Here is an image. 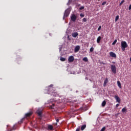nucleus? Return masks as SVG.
Instances as JSON below:
<instances>
[{
  "mask_svg": "<svg viewBox=\"0 0 131 131\" xmlns=\"http://www.w3.org/2000/svg\"><path fill=\"white\" fill-rule=\"evenodd\" d=\"M86 21H87L86 18H84L83 19V22H86Z\"/></svg>",
  "mask_w": 131,
  "mask_h": 131,
  "instance_id": "bb28decb",
  "label": "nucleus"
},
{
  "mask_svg": "<svg viewBox=\"0 0 131 131\" xmlns=\"http://www.w3.org/2000/svg\"><path fill=\"white\" fill-rule=\"evenodd\" d=\"M71 19L73 22H75L76 19H77V16L75 14H72L71 16Z\"/></svg>",
  "mask_w": 131,
  "mask_h": 131,
  "instance_id": "7ed1b4c3",
  "label": "nucleus"
},
{
  "mask_svg": "<svg viewBox=\"0 0 131 131\" xmlns=\"http://www.w3.org/2000/svg\"><path fill=\"white\" fill-rule=\"evenodd\" d=\"M128 9H129V10H131V4H130V6H129Z\"/></svg>",
  "mask_w": 131,
  "mask_h": 131,
  "instance_id": "f704fd0d",
  "label": "nucleus"
},
{
  "mask_svg": "<svg viewBox=\"0 0 131 131\" xmlns=\"http://www.w3.org/2000/svg\"><path fill=\"white\" fill-rule=\"evenodd\" d=\"M84 9V6H81L79 10H83Z\"/></svg>",
  "mask_w": 131,
  "mask_h": 131,
  "instance_id": "cd10ccee",
  "label": "nucleus"
},
{
  "mask_svg": "<svg viewBox=\"0 0 131 131\" xmlns=\"http://www.w3.org/2000/svg\"><path fill=\"white\" fill-rule=\"evenodd\" d=\"M102 107H105L106 106V101L104 100L102 103Z\"/></svg>",
  "mask_w": 131,
  "mask_h": 131,
  "instance_id": "f3484780",
  "label": "nucleus"
},
{
  "mask_svg": "<svg viewBox=\"0 0 131 131\" xmlns=\"http://www.w3.org/2000/svg\"><path fill=\"white\" fill-rule=\"evenodd\" d=\"M101 64H103V65H106V63H104L103 62H101Z\"/></svg>",
  "mask_w": 131,
  "mask_h": 131,
  "instance_id": "c9c22d12",
  "label": "nucleus"
},
{
  "mask_svg": "<svg viewBox=\"0 0 131 131\" xmlns=\"http://www.w3.org/2000/svg\"><path fill=\"white\" fill-rule=\"evenodd\" d=\"M70 12H71V9L70 8H68L65 11L63 15V19L64 18H66V17H68L69 14H70Z\"/></svg>",
  "mask_w": 131,
  "mask_h": 131,
  "instance_id": "f257e3e1",
  "label": "nucleus"
},
{
  "mask_svg": "<svg viewBox=\"0 0 131 131\" xmlns=\"http://www.w3.org/2000/svg\"><path fill=\"white\" fill-rule=\"evenodd\" d=\"M72 35L73 37H76L77 36H78V33L75 32V33H73L72 34Z\"/></svg>",
  "mask_w": 131,
  "mask_h": 131,
  "instance_id": "f8f14e48",
  "label": "nucleus"
},
{
  "mask_svg": "<svg viewBox=\"0 0 131 131\" xmlns=\"http://www.w3.org/2000/svg\"><path fill=\"white\" fill-rule=\"evenodd\" d=\"M125 48H126L122 47H121V49H122L123 52H124V51H125Z\"/></svg>",
  "mask_w": 131,
  "mask_h": 131,
  "instance_id": "c85d7f7f",
  "label": "nucleus"
},
{
  "mask_svg": "<svg viewBox=\"0 0 131 131\" xmlns=\"http://www.w3.org/2000/svg\"><path fill=\"white\" fill-rule=\"evenodd\" d=\"M23 121V119H21L20 121V122H22Z\"/></svg>",
  "mask_w": 131,
  "mask_h": 131,
  "instance_id": "58836bf2",
  "label": "nucleus"
},
{
  "mask_svg": "<svg viewBox=\"0 0 131 131\" xmlns=\"http://www.w3.org/2000/svg\"><path fill=\"white\" fill-rule=\"evenodd\" d=\"M124 3V1H122L120 4V6H121V5H122V4H123Z\"/></svg>",
  "mask_w": 131,
  "mask_h": 131,
  "instance_id": "473e14b6",
  "label": "nucleus"
},
{
  "mask_svg": "<svg viewBox=\"0 0 131 131\" xmlns=\"http://www.w3.org/2000/svg\"><path fill=\"white\" fill-rule=\"evenodd\" d=\"M121 47H122V48H126L127 47V43H126L125 41H122Z\"/></svg>",
  "mask_w": 131,
  "mask_h": 131,
  "instance_id": "20e7f679",
  "label": "nucleus"
},
{
  "mask_svg": "<svg viewBox=\"0 0 131 131\" xmlns=\"http://www.w3.org/2000/svg\"><path fill=\"white\" fill-rule=\"evenodd\" d=\"M101 28H102V26H100L98 28V31H100L101 30Z\"/></svg>",
  "mask_w": 131,
  "mask_h": 131,
  "instance_id": "a878e982",
  "label": "nucleus"
},
{
  "mask_svg": "<svg viewBox=\"0 0 131 131\" xmlns=\"http://www.w3.org/2000/svg\"><path fill=\"white\" fill-rule=\"evenodd\" d=\"M101 39H102V37L101 36H98L97 39V43H100V41H101Z\"/></svg>",
  "mask_w": 131,
  "mask_h": 131,
  "instance_id": "9b49d317",
  "label": "nucleus"
},
{
  "mask_svg": "<svg viewBox=\"0 0 131 131\" xmlns=\"http://www.w3.org/2000/svg\"><path fill=\"white\" fill-rule=\"evenodd\" d=\"M94 48L93 47H91L90 49V52H94Z\"/></svg>",
  "mask_w": 131,
  "mask_h": 131,
  "instance_id": "5701e85b",
  "label": "nucleus"
},
{
  "mask_svg": "<svg viewBox=\"0 0 131 131\" xmlns=\"http://www.w3.org/2000/svg\"><path fill=\"white\" fill-rule=\"evenodd\" d=\"M119 19V15L116 16L115 20V22H117Z\"/></svg>",
  "mask_w": 131,
  "mask_h": 131,
  "instance_id": "6ab92c4d",
  "label": "nucleus"
},
{
  "mask_svg": "<svg viewBox=\"0 0 131 131\" xmlns=\"http://www.w3.org/2000/svg\"><path fill=\"white\" fill-rule=\"evenodd\" d=\"M126 111H127V110L125 108H123L122 110V112H126Z\"/></svg>",
  "mask_w": 131,
  "mask_h": 131,
  "instance_id": "412c9836",
  "label": "nucleus"
},
{
  "mask_svg": "<svg viewBox=\"0 0 131 131\" xmlns=\"http://www.w3.org/2000/svg\"><path fill=\"white\" fill-rule=\"evenodd\" d=\"M105 129H106V127H103L102 128L100 131H105Z\"/></svg>",
  "mask_w": 131,
  "mask_h": 131,
  "instance_id": "393cba45",
  "label": "nucleus"
},
{
  "mask_svg": "<svg viewBox=\"0 0 131 131\" xmlns=\"http://www.w3.org/2000/svg\"><path fill=\"white\" fill-rule=\"evenodd\" d=\"M36 113L38 114V116H41V111H39V110H38L36 111Z\"/></svg>",
  "mask_w": 131,
  "mask_h": 131,
  "instance_id": "4468645a",
  "label": "nucleus"
},
{
  "mask_svg": "<svg viewBox=\"0 0 131 131\" xmlns=\"http://www.w3.org/2000/svg\"><path fill=\"white\" fill-rule=\"evenodd\" d=\"M130 62H131V58H130Z\"/></svg>",
  "mask_w": 131,
  "mask_h": 131,
  "instance_id": "a19ab883",
  "label": "nucleus"
},
{
  "mask_svg": "<svg viewBox=\"0 0 131 131\" xmlns=\"http://www.w3.org/2000/svg\"><path fill=\"white\" fill-rule=\"evenodd\" d=\"M48 128V129H49V130H53V128H54V127H53V125H49Z\"/></svg>",
  "mask_w": 131,
  "mask_h": 131,
  "instance_id": "ddd939ff",
  "label": "nucleus"
},
{
  "mask_svg": "<svg viewBox=\"0 0 131 131\" xmlns=\"http://www.w3.org/2000/svg\"><path fill=\"white\" fill-rule=\"evenodd\" d=\"M110 56L112 57V58H116V54L113 52H110Z\"/></svg>",
  "mask_w": 131,
  "mask_h": 131,
  "instance_id": "0eeeda50",
  "label": "nucleus"
},
{
  "mask_svg": "<svg viewBox=\"0 0 131 131\" xmlns=\"http://www.w3.org/2000/svg\"><path fill=\"white\" fill-rule=\"evenodd\" d=\"M49 94H51V96L52 95H53V96H56V95H57V93L54 92H52V93H49Z\"/></svg>",
  "mask_w": 131,
  "mask_h": 131,
  "instance_id": "b1692460",
  "label": "nucleus"
},
{
  "mask_svg": "<svg viewBox=\"0 0 131 131\" xmlns=\"http://www.w3.org/2000/svg\"><path fill=\"white\" fill-rule=\"evenodd\" d=\"M33 113L32 112H30L25 114V117H30L32 115Z\"/></svg>",
  "mask_w": 131,
  "mask_h": 131,
  "instance_id": "6e6552de",
  "label": "nucleus"
},
{
  "mask_svg": "<svg viewBox=\"0 0 131 131\" xmlns=\"http://www.w3.org/2000/svg\"><path fill=\"white\" fill-rule=\"evenodd\" d=\"M79 130H80V128H77L76 130V131H79Z\"/></svg>",
  "mask_w": 131,
  "mask_h": 131,
  "instance_id": "72a5a7b5",
  "label": "nucleus"
},
{
  "mask_svg": "<svg viewBox=\"0 0 131 131\" xmlns=\"http://www.w3.org/2000/svg\"><path fill=\"white\" fill-rule=\"evenodd\" d=\"M58 122H59V120H58V119H56V125H57Z\"/></svg>",
  "mask_w": 131,
  "mask_h": 131,
  "instance_id": "2f4dec72",
  "label": "nucleus"
},
{
  "mask_svg": "<svg viewBox=\"0 0 131 131\" xmlns=\"http://www.w3.org/2000/svg\"><path fill=\"white\" fill-rule=\"evenodd\" d=\"M86 127V124H84V125H82L81 127V130H83Z\"/></svg>",
  "mask_w": 131,
  "mask_h": 131,
  "instance_id": "2eb2a0df",
  "label": "nucleus"
},
{
  "mask_svg": "<svg viewBox=\"0 0 131 131\" xmlns=\"http://www.w3.org/2000/svg\"><path fill=\"white\" fill-rule=\"evenodd\" d=\"M80 50V47L79 46H77L74 49L75 53H77Z\"/></svg>",
  "mask_w": 131,
  "mask_h": 131,
  "instance_id": "423d86ee",
  "label": "nucleus"
},
{
  "mask_svg": "<svg viewBox=\"0 0 131 131\" xmlns=\"http://www.w3.org/2000/svg\"><path fill=\"white\" fill-rule=\"evenodd\" d=\"M60 61L64 62L66 60V58H65L64 57H60Z\"/></svg>",
  "mask_w": 131,
  "mask_h": 131,
  "instance_id": "aec40b11",
  "label": "nucleus"
},
{
  "mask_svg": "<svg viewBox=\"0 0 131 131\" xmlns=\"http://www.w3.org/2000/svg\"><path fill=\"white\" fill-rule=\"evenodd\" d=\"M118 106H119V104L118 103L116 104V107H118Z\"/></svg>",
  "mask_w": 131,
  "mask_h": 131,
  "instance_id": "e433bc0d",
  "label": "nucleus"
},
{
  "mask_svg": "<svg viewBox=\"0 0 131 131\" xmlns=\"http://www.w3.org/2000/svg\"><path fill=\"white\" fill-rule=\"evenodd\" d=\"M115 99L116 100L118 103H120V98L118 95H115Z\"/></svg>",
  "mask_w": 131,
  "mask_h": 131,
  "instance_id": "1a4fd4ad",
  "label": "nucleus"
},
{
  "mask_svg": "<svg viewBox=\"0 0 131 131\" xmlns=\"http://www.w3.org/2000/svg\"><path fill=\"white\" fill-rule=\"evenodd\" d=\"M83 61H84V62H88L89 59H88V57H84L82 59Z\"/></svg>",
  "mask_w": 131,
  "mask_h": 131,
  "instance_id": "a211bd4d",
  "label": "nucleus"
},
{
  "mask_svg": "<svg viewBox=\"0 0 131 131\" xmlns=\"http://www.w3.org/2000/svg\"><path fill=\"white\" fill-rule=\"evenodd\" d=\"M106 4V2H104L103 3H102V6H105V5Z\"/></svg>",
  "mask_w": 131,
  "mask_h": 131,
  "instance_id": "c756f323",
  "label": "nucleus"
},
{
  "mask_svg": "<svg viewBox=\"0 0 131 131\" xmlns=\"http://www.w3.org/2000/svg\"><path fill=\"white\" fill-rule=\"evenodd\" d=\"M74 61V57L72 55L70 56L68 58V62L71 63Z\"/></svg>",
  "mask_w": 131,
  "mask_h": 131,
  "instance_id": "39448f33",
  "label": "nucleus"
},
{
  "mask_svg": "<svg viewBox=\"0 0 131 131\" xmlns=\"http://www.w3.org/2000/svg\"><path fill=\"white\" fill-rule=\"evenodd\" d=\"M80 17H84V14H82V13H81L80 14Z\"/></svg>",
  "mask_w": 131,
  "mask_h": 131,
  "instance_id": "7c9ffc66",
  "label": "nucleus"
},
{
  "mask_svg": "<svg viewBox=\"0 0 131 131\" xmlns=\"http://www.w3.org/2000/svg\"><path fill=\"white\" fill-rule=\"evenodd\" d=\"M52 108H53V107H51Z\"/></svg>",
  "mask_w": 131,
  "mask_h": 131,
  "instance_id": "79ce46f5",
  "label": "nucleus"
},
{
  "mask_svg": "<svg viewBox=\"0 0 131 131\" xmlns=\"http://www.w3.org/2000/svg\"><path fill=\"white\" fill-rule=\"evenodd\" d=\"M107 83H108V78H106L103 83V86H106V85L107 84Z\"/></svg>",
  "mask_w": 131,
  "mask_h": 131,
  "instance_id": "9d476101",
  "label": "nucleus"
},
{
  "mask_svg": "<svg viewBox=\"0 0 131 131\" xmlns=\"http://www.w3.org/2000/svg\"><path fill=\"white\" fill-rule=\"evenodd\" d=\"M53 85V84H51L49 86H50V88H52Z\"/></svg>",
  "mask_w": 131,
  "mask_h": 131,
  "instance_id": "4c0bfd02",
  "label": "nucleus"
},
{
  "mask_svg": "<svg viewBox=\"0 0 131 131\" xmlns=\"http://www.w3.org/2000/svg\"><path fill=\"white\" fill-rule=\"evenodd\" d=\"M117 85L119 86V89H121L122 86H121V83H120V81H117Z\"/></svg>",
  "mask_w": 131,
  "mask_h": 131,
  "instance_id": "dca6fc26",
  "label": "nucleus"
},
{
  "mask_svg": "<svg viewBox=\"0 0 131 131\" xmlns=\"http://www.w3.org/2000/svg\"><path fill=\"white\" fill-rule=\"evenodd\" d=\"M53 106H55V104H53Z\"/></svg>",
  "mask_w": 131,
  "mask_h": 131,
  "instance_id": "ea45409f",
  "label": "nucleus"
},
{
  "mask_svg": "<svg viewBox=\"0 0 131 131\" xmlns=\"http://www.w3.org/2000/svg\"><path fill=\"white\" fill-rule=\"evenodd\" d=\"M111 69L114 74H116V67L115 66L112 64L111 66Z\"/></svg>",
  "mask_w": 131,
  "mask_h": 131,
  "instance_id": "f03ea898",
  "label": "nucleus"
},
{
  "mask_svg": "<svg viewBox=\"0 0 131 131\" xmlns=\"http://www.w3.org/2000/svg\"><path fill=\"white\" fill-rule=\"evenodd\" d=\"M116 42H117V39H115L114 40V41L112 43V45L113 46H114V45H115L116 43Z\"/></svg>",
  "mask_w": 131,
  "mask_h": 131,
  "instance_id": "4be33fe9",
  "label": "nucleus"
}]
</instances>
